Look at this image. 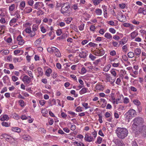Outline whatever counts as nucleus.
<instances>
[{
	"label": "nucleus",
	"mask_w": 146,
	"mask_h": 146,
	"mask_svg": "<svg viewBox=\"0 0 146 146\" xmlns=\"http://www.w3.org/2000/svg\"><path fill=\"white\" fill-rule=\"evenodd\" d=\"M116 133L118 138L123 139L127 135L128 131L125 128L118 127L116 130Z\"/></svg>",
	"instance_id": "nucleus-1"
},
{
	"label": "nucleus",
	"mask_w": 146,
	"mask_h": 146,
	"mask_svg": "<svg viewBox=\"0 0 146 146\" xmlns=\"http://www.w3.org/2000/svg\"><path fill=\"white\" fill-rule=\"evenodd\" d=\"M143 121L142 118L141 117H138L135 118L134 120V123L132 125L133 129H135L133 128V127L135 126L137 128V129H139L140 127V126H141Z\"/></svg>",
	"instance_id": "nucleus-2"
},
{
	"label": "nucleus",
	"mask_w": 146,
	"mask_h": 146,
	"mask_svg": "<svg viewBox=\"0 0 146 146\" xmlns=\"http://www.w3.org/2000/svg\"><path fill=\"white\" fill-rule=\"evenodd\" d=\"M70 8V3H64L62 6L61 9V12L62 13L64 14L67 13V11Z\"/></svg>",
	"instance_id": "nucleus-3"
},
{
	"label": "nucleus",
	"mask_w": 146,
	"mask_h": 146,
	"mask_svg": "<svg viewBox=\"0 0 146 146\" xmlns=\"http://www.w3.org/2000/svg\"><path fill=\"white\" fill-rule=\"evenodd\" d=\"M104 75L106 77V79L107 81L110 82L111 84H113L115 81V77H112L110 76V74L107 73H105Z\"/></svg>",
	"instance_id": "nucleus-4"
},
{
	"label": "nucleus",
	"mask_w": 146,
	"mask_h": 146,
	"mask_svg": "<svg viewBox=\"0 0 146 146\" xmlns=\"http://www.w3.org/2000/svg\"><path fill=\"white\" fill-rule=\"evenodd\" d=\"M95 55L100 56L103 55L105 53L104 50L102 49L95 50L93 52Z\"/></svg>",
	"instance_id": "nucleus-5"
},
{
	"label": "nucleus",
	"mask_w": 146,
	"mask_h": 146,
	"mask_svg": "<svg viewBox=\"0 0 146 146\" xmlns=\"http://www.w3.org/2000/svg\"><path fill=\"white\" fill-rule=\"evenodd\" d=\"M126 114L127 115H129V119L133 117H135V116L136 115L135 111L133 109L129 110Z\"/></svg>",
	"instance_id": "nucleus-6"
},
{
	"label": "nucleus",
	"mask_w": 146,
	"mask_h": 146,
	"mask_svg": "<svg viewBox=\"0 0 146 146\" xmlns=\"http://www.w3.org/2000/svg\"><path fill=\"white\" fill-rule=\"evenodd\" d=\"M0 138L1 139L3 138H5L6 140L8 141L12 139V137L11 136L5 133L2 134L0 136Z\"/></svg>",
	"instance_id": "nucleus-7"
},
{
	"label": "nucleus",
	"mask_w": 146,
	"mask_h": 146,
	"mask_svg": "<svg viewBox=\"0 0 146 146\" xmlns=\"http://www.w3.org/2000/svg\"><path fill=\"white\" fill-rule=\"evenodd\" d=\"M31 78L29 77L27 75L24 76L22 79V81L25 83L29 84L31 82Z\"/></svg>",
	"instance_id": "nucleus-8"
},
{
	"label": "nucleus",
	"mask_w": 146,
	"mask_h": 146,
	"mask_svg": "<svg viewBox=\"0 0 146 146\" xmlns=\"http://www.w3.org/2000/svg\"><path fill=\"white\" fill-rule=\"evenodd\" d=\"M17 40L18 42V44L20 45H22L24 43V41L21 35L18 36L17 38Z\"/></svg>",
	"instance_id": "nucleus-9"
},
{
	"label": "nucleus",
	"mask_w": 146,
	"mask_h": 146,
	"mask_svg": "<svg viewBox=\"0 0 146 146\" xmlns=\"http://www.w3.org/2000/svg\"><path fill=\"white\" fill-rule=\"evenodd\" d=\"M55 55L57 57H60L61 56V54L59 50L57 48H55L54 52Z\"/></svg>",
	"instance_id": "nucleus-10"
},
{
	"label": "nucleus",
	"mask_w": 146,
	"mask_h": 146,
	"mask_svg": "<svg viewBox=\"0 0 146 146\" xmlns=\"http://www.w3.org/2000/svg\"><path fill=\"white\" fill-rule=\"evenodd\" d=\"M115 143L117 146H124L125 144L122 141L117 139L115 141Z\"/></svg>",
	"instance_id": "nucleus-11"
},
{
	"label": "nucleus",
	"mask_w": 146,
	"mask_h": 146,
	"mask_svg": "<svg viewBox=\"0 0 146 146\" xmlns=\"http://www.w3.org/2000/svg\"><path fill=\"white\" fill-rule=\"evenodd\" d=\"M79 56L81 58H85L87 56L86 53L84 51L81 50V52H79Z\"/></svg>",
	"instance_id": "nucleus-12"
},
{
	"label": "nucleus",
	"mask_w": 146,
	"mask_h": 146,
	"mask_svg": "<svg viewBox=\"0 0 146 146\" xmlns=\"http://www.w3.org/2000/svg\"><path fill=\"white\" fill-rule=\"evenodd\" d=\"M139 131L140 132L142 133L143 131H145L146 134V126L143 125L140 126V127L139 128Z\"/></svg>",
	"instance_id": "nucleus-13"
},
{
	"label": "nucleus",
	"mask_w": 146,
	"mask_h": 146,
	"mask_svg": "<svg viewBox=\"0 0 146 146\" xmlns=\"http://www.w3.org/2000/svg\"><path fill=\"white\" fill-rule=\"evenodd\" d=\"M134 52L135 55L139 56L141 52V51L140 49L137 48L134 50Z\"/></svg>",
	"instance_id": "nucleus-14"
},
{
	"label": "nucleus",
	"mask_w": 146,
	"mask_h": 146,
	"mask_svg": "<svg viewBox=\"0 0 146 146\" xmlns=\"http://www.w3.org/2000/svg\"><path fill=\"white\" fill-rule=\"evenodd\" d=\"M32 10V9L30 7L25 8L24 10V12L26 13H29L31 12Z\"/></svg>",
	"instance_id": "nucleus-15"
},
{
	"label": "nucleus",
	"mask_w": 146,
	"mask_h": 146,
	"mask_svg": "<svg viewBox=\"0 0 146 146\" xmlns=\"http://www.w3.org/2000/svg\"><path fill=\"white\" fill-rule=\"evenodd\" d=\"M25 5V1H21L19 7L20 9L22 10L24 8Z\"/></svg>",
	"instance_id": "nucleus-16"
},
{
	"label": "nucleus",
	"mask_w": 146,
	"mask_h": 146,
	"mask_svg": "<svg viewBox=\"0 0 146 146\" xmlns=\"http://www.w3.org/2000/svg\"><path fill=\"white\" fill-rule=\"evenodd\" d=\"M41 42V38H39L38 39L36 40L35 42V45L36 46H40Z\"/></svg>",
	"instance_id": "nucleus-17"
},
{
	"label": "nucleus",
	"mask_w": 146,
	"mask_h": 146,
	"mask_svg": "<svg viewBox=\"0 0 146 146\" xmlns=\"http://www.w3.org/2000/svg\"><path fill=\"white\" fill-rule=\"evenodd\" d=\"M12 130L18 133H19L21 131V129L18 127H12Z\"/></svg>",
	"instance_id": "nucleus-18"
},
{
	"label": "nucleus",
	"mask_w": 146,
	"mask_h": 146,
	"mask_svg": "<svg viewBox=\"0 0 146 146\" xmlns=\"http://www.w3.org/2000/svg\"><path fill=\"white\" fill-rule=\"evenodd\" d=\"M52 72V70L50 68H48L46 71V75L47 76L49 77L50 76V74Z\"/></svg>",
	"instance_id": "nucleus-19"
},
{
	"label": "nucleus",
	"mask_w": 146,
	"mask_h": 146,
	"mask_svg": "<svg viewBox=\"0 0 146 146\" xmlns=\"http://www.w3.org/2000/svg\"><path fill=\"white\" fill-rule=\"evenodd\" d=\"M88 88H82L79 92L80 94H82L84 93H86L87 92Z\"/></svg>",
	"instance_id": "nucleus-20"
},
{
	"label": "nucleus",
	"mask_w": 146,
	"mask_h": 146,
	"mask_svg": "<svg viewBox=\"0 0 146 146\" xmlns=\"http://www.w3.org/2000/svg\"><path fill=\"white\" fill-rule=\"evenodd\" d=\"M95 88L97 90H102L103 89V87L101 85H97L96 86Z\"/></svg>",
	"instance_id": "nucleus-21"
},
{
	"label": "nucleus",
	"mask_w": 146,
	"mask_h": 146,
	"mask_svg": "<svg viewBox=\"0 0 146 146\" xmlns=\"http://www.w3.org/2000/svg\"><path fill=\"white\" fill-rule=\"evenodd\" d=\"M9 117L7 115H3V117L0 118V120L1 121H3L5 120H7L9 119Z\"/></svg>",
	"instance_id": "nucleus-22"
},
{
	"label": "nucleus",
	"mask_w": 146,
	"mask_h": 146,
	"mask_svg": "<svg viewBox=\"0 0 146 146\" xmlns=\"http://www.w3.org/2000/svg\"><path fill=\"white\" fill-rule=\"evenodd\" d=\"M104 36L107 39H110L112 37L111 35L109 33H106L104 35Z\"/></svg>",
	"instance_id": "nucleus-23"
},
{
	"label": "nucleus",
	"mask_w": 146,
	"mask_h": 146,
	"mask_svg": "<svg viewBox=\"0 0 146 146\" xmlns=\"http://www.w3.org/2000/svg\"><path fill=\"white\" fill-rule=\"evenodd\" d=\"M55 48V47H52V48L49 47L48 48L47 50L48 52L49 53H52L53 52H54Z\"/></svg>",
	"instance_id": "nucleus-24"
},
{
	"label": "nucleus",
	"mask_w": 146,
	"mask_h": 146,
	"mask_svg": "<svg viewBox=\"0 0 146 146\" xmlns=\"http://www.w3.org/2000/svg\"><path fill=\"white\" fill-rule=\"evenodd\" d=\"M18 19L15 18H13L10 22V25L11 26L13 25V23H15Z\"/></svg>",
	"instance_id": "nucleus-25"
},
{
	"label": "nucleus",
	"mask_w": 146,
	"mask_h": 146,
	"mask_svg": "<svg viewBox=\"0 0 146 146\" xmlns=\"http://www.w3.org/2000/svg\"><path fill=\"white\" fill-rule=\"evenodd\" d=\"M37 71L39 75L42 76L43 75V72H42V70L41 68L38 67L37 68Z\"/></svg>",
	"instance_id": "nucleus-26"
},
{
	"label": "nucleus",
	"mask_w": 146,
	"mask_h": 146,
	"mask_svg": "<svg viewBox=\"0 0 146 146\" xmlns=\"http://www.w3.org/2000/svg\"><path fill=\"white\" fill-rule=\"evenodd\" d=\"M23 138L27 140H29L31 139V137L28 135H24L23 136Z\"/></svg>",
	"instance_id": "nucleus-27"
},
{
	"label": "nucleus",
	"mask_w": 146,
	"mask_h": 146,
	"mask_svg": "<svg viewBox=\"0 0 146 146\" xmlns=\"http://www.w3.org/2000/svg\"><path fill=\"white\" fill-rule=\"evenodd\" d=\"M111 67V65L110 64H108L107 66L104 68V71L105 72H108L110 70Z\"/></svg>",
	"instance_id": "nucleus-28"
},
{
	"label": "nucleus",
	"mask_w": 146,
	"mask_h": 146,
	"mask_svg": "<svg viewBox=\"0 0 146 146\" xmlns=\"http://www.w3.org/2000/svg\"><path fill=\"white\" fill-rule=\"evenodd\" d=\"M95 12L98 15H100L102 14V11L101 9H97L96 10Z\"/></svg>",
	"instance_id": "nucleus-29"
},
{
	"label": "nucleus",
	"mask_w": 146,
	"mask_h": 146,
	"mask_svg": "<svg viewBox=\"0 0 146 146\" xmlns=\"http://www.w3.org/2000/svg\"><path fill=\"white\" fill-rule=\"evenodd\" d=\"M15 5L14 4H12L9 7V10L10 11H12L15 9Z\"/></svg>",
	"instance_id": "nucleus-30"
},
{
	"label": "nucleus",
	"mask_w": 146,
	"mask_h": 146,
	"mask_svg": "<svg viewBox=\"0 0 146 146\" xmlns=\"http://www.w3.org/2000/svg\"><path fill=\"white\" fill-rule=\"evenodd\" d=\"M134 54L132 52H130L128 53L127 56L129 58H132L134 56Z\"/></svg>",
	"instance_id": "nucleus-31"
},
{
	"label": "nucleus",
	"mask_w": 146,
	"mask_h": 146,
	"mask_svg": "<svg viewBox=\"0 0 146 146\" xmlns=\"http://www.w3.org/2000/svg\"><path fill=\"white\" fill-rule=\"evenodd\" d=\"M102 8L103 9V11L104 13V17H105V15H106V16L107 14V7L106 6H105V5H104L102 7Z\"/></svg>",
	"instance_id": "nucleus-32"
},
{
	"label": "nucleus",
	"mask_w": 146,
	"mask_h": 146,
	"mask_svg": "<svg viewBox=\"0 0 146 146\" xmlns=\"http://www.w3.org/2000/svg\"><path fill=\"white\" fill-rule=\"evenodd\" d=\"M138 34L137 32H133L131 34V38H134Z\"/></svg>",
	"instance_id": "nucleus-33"
},
{
	"label": "nucleus",
	"mask_w": 146,
	"mask_h": 146,
	"mask_svg": "<svg viewBox=\"0 0 146 146\" xmlns=\"http://www.w3.org/2000/svg\"><path fill=\"white\" fill-rule=\"evenodd\" d=\"M41 112L43 114V115L45 116L46 114L48 113V111L46 109H44L42 110Z\"/></svg>",
	"instance_id": "nucleus-34"
},
{
	"label": "nucleus",
	"mask_w": 146,
	"mask_h": 146,
	"mask_svg": "<svg viewBox=\"0 0 146 146\" xmlns=\"http://www.w3.org/2000/svg\"><path fill=\"white\" fill-rule=\"evenodd\" d=\"M38 25H33L32 27L33 31L35 32V31H37L38 29Z\"/></svg>",
	"instance_id": "nucleus-35"
},
{
	"label": "nucleus",
	"mask_w": 146,
	"mask_h": 146,
	"mask_svg": "<svg viewBox=\"0 0 146 146\" xmlns=\"http://www.w3.org/2000/svg\"><path fill=\"white\" fill-rule=\"evenodd\" d=\"M86 72V68L84 67L82 68L80 74H83L85 73Z\"/></svg>",
	"instance_id": "nucleus-36"
},
{
	"label": "nucleus",
	"mask_w": 146,
	"mask_h": 146,
	"mask_svg": "<svg viewBox=\"0 0 146 146\" xmlns=\"http://www.w3.org/2000/svg\"><path fill=\"white\" fill-rule=\"evenodd\" d=\"M9 52V51L8 50H5L3 51L1 54L3 55H5L8 54Z\"/></svg>",
	"instance_id": "nucleus-37"
},
{
	"label": "nucleus",
	"mask_w": 146,
	"mask_h": 146,
	"mask_svg": "<svg viewBox=\"0 0 146 146\" xmlns=\"http://www.w3.org/2000/svg\"><path fill=\"white\" fill-rule=\"evenodd\" d=\"M19 103L20 106L22 107H23L25 105V103L24 101L22 100H20L19 101Z\"/></svg>",
	"instance_id": "nucleus-38"
},
{
	"label": "nucleus",
	"mask_w": 146,
	"mask_h": 146,
	"mask_svg": "<svg viewBox=\"0 0 146 146\" xmlns=\"http://www.w3.org/2000/svg\"><path fill=\"white\" fill-rule=\"evenodd\" d=\"M15 17L18 19L20 18V15H19L18 11H16L15 13Z\"/></svg>",
	"instance_id": "nucleus-39"
},
{
	"label": "nucleus",
	"mask_w": 146,
	"mask_h": 146,
	"mask_svg": "<svg viewBox=\"0 0 146 146\" xmlns=\"http://www.w3.org/2000/svg\"><path fill=\"white\" fill-rule=\"evenodd\" d=\"M72 19L71 17H69L67 18H66V23L67 24H69L71 22V21L72 20Z\"/></svg>",
	"instance_id": "nucleus-40"
},
{
	"label": "nucleus",
	"mask_w": 146,
	"mask_h": 146,
	"mask_svg": "<svg viewBox=\"0 0 146 146\" xmlns=\"http://www.w3.org/2000/svg\"><path fill=\"white\" fill-rule=\"evenodd\" d=\"M133 102L134 104L137 106H139L140 104V102L139 100H135L133 101Z\"/></svg>",
	"instance_id": "nucleus-41"
},
{
	"label": "nucleus",
	"mask_w": 146,
	"mask_h": 146,
	"mask_svg": "<svg viewBox=\"0 0 146 146\" xmlns=\"http://www.w3.org/2000/svg\"><path fill=\"white\" fill-rule=\"evenodd\" d=\"M41 3L40 2H36L34 5V8L35 9H37L38 8L39 6H40L39 4Z\"/></svg>",
	"instance_id": "nucleus-42"
},
{
	"label": "nucleus",
	"mask_w": 146,
	"mask_h": 146,
	"mask_svg": "<svg viewBox=\"0 0 146 146\" xmlns=\"http://www.w3.org/2000/svg\"><path fill=\"white\" fill-rule=\"evenodd\" d=\"M102 140V138L100 137H98L97 139V141L96 142V143L97 142L99 144H100L101 143Z\"/></svg>",
	"instance_id": "nucleus-43"
},
{
	"label": "nucleus",
	"mask_w": 146,
	"mask_h": 146,
	"mask_svg": "<svg viewBox=\"0 0 146 146\" xmlns=\"http://www.w3.org/2000/svg\"><path fill=\"white\" fill-rule=\"evenodd\" d=\"M76 111L78 112L82 111V108L80 106L77 107L76 109Z\"/></svg>",
	"instance_id": "nucleus-44"
},
{
	"label": "nucleus",
	"mask_w": 146,
	"mask_h": 146,
	"mask_svg": "<svg viewBox=\"0 0 146 146\" xmlns=\"http://www.w3.org/2000/svg\"><path fill=\"white\" fill-rule=\"evenodd\" d=\"M1 124L3 126L8 127L9 126V125L8 123L6 122H3L1 123Z\"/></svg>",
	"instance_id": "nucleus-45"
},
{
	"label": "nucleus",
	"mask_w": 146,
	"mask_h": 146,
	"mask_svg": "<svg viewBox=\"0 0 146 146\" xmlns=\"http://www.w3.org/2000/svg\"><path fill=\"white\" fill-rule=\"evenodd\" d=\"M111 99L112 100V102L113 104H116V100L115 99V98L113 96L111 95Z\"/></svg>",
	"instance_id": "nucleus-46"
},
{
	"label": "nucleus",
	"mask_w": 146,
	"mask_h": 146,
	"mask_svg": "<svg viewBox=\"0 0 146 146\" xmlns=\"http://www.w3.org/2000/svg\"><path fill=\"white\" fill-rule=\"evenodd\" d=\"M109 31L113 34H114L116 32L115 30L113 28H110L109 29Z\"/></svg>",
	"instance_id": "nucleus-47"
},
{
	"label": "nucleus",
	"mask_w": 146,
	"mask_h": 146,
	"mask_svg": "<svg viewBox=\"0 0 146 146\" xmlns=\"http://www.w3.org/2000/svg\"><path fill=\"white\" fill-rule=\"evenodd\" d=\"M68 113L73 116L72 117L75 116L76 115V114L74 112L71 111H68Z\"/></svg>",
	"instance_id": "nucleus-48"
},
{
	"label": "nucleus",
	"mask_w": 146,
	"mask_h": 146,
	"mask_svg": "<svg viewBox=\"0 0 146 146\" xmlns=\"http://www.w3.org/2000/svg\"><path fill=\"white\" fill-rule=\"evenodd\" d=\"M62 33V31L61 29H58L56 31V33L58 36H60Z\"/></svg>",
	"instance_id": "nucleus-49"
},
{
	"label": "nucleus",
	"mask_w": 146,
	"mask_h": 146,
	"mask_svg": "<svg viewBox=\"0 0 146 146\" xmlns=\"http://www.w3.org/2000/svg\"><path fill=\"white\" fill-rule=\"evenodd\" d=\"M89 57L92 60H94L96 58V57L91 54H90Z\"/></svg>",
	"instance_id": "nucleus-50"
},
{
	"label": "nucleus",
	"mask_w": 146,
	"mask_h": 146,
	"mask_svg": "<svg viewBox=\"0 0 146 146\" xmlns=\"http://www.w3.org/2000/svg\"><path fill=\"white\" fill-rule=\"evenodd\" d=\"M111 73L114 76V77H115L116 75V72L114 70H111Z\"/></svg>",
	"instance_id": "nucleus-51"
},
{
	"label": "nucleus",
	"mask_w": 146,
	"mask_h": 146,
	"mask_svg": "<svg viewBox=\"0 0 146 146\" xmlns=\"http://www.w3.org/2000/svg\"><path fill=\"white\" fill-rule=\"evenodd\" d=\"M12 79L13 81L14 82H15L18 79V77L14 76H12Z\"/></svg>",
	"instance_id": "nucleus-52"
},
{
	"label": "nucleus",
	"mask_w": 146,
	"mask_h": 146,
	"mask_svg": "<svg viewBox=\"0 0 146 146\" xmlns=\"http://www.w3.org/2000/svg\"><path fill=\"white\" fill-rule=\"evenodd\" d=\"M129 99L127 97L125 98L124 99L123 102L125 104H127L129 102Z\"/></svg>",
	"instance_id": "nucleus-53"
},
{
	"label": "nucleus",
	"mask_w": 146,
	"mask_h": 146,
	"mask_svg": "<svg viewBox=\"0 0 146 146\" xmlns=\"http://www.w3.org/2000/svg\"><path fill=\"white\" fill-rule=\"evenodd\" d=\"M84 24H81L80 26H79V30L80 31H82L84 29Z\"/></svg>",
	"instance_id": "nucleus-54"
},
{
	"label": "nucleus",
	"mask_w": 146,
	"mask_h": 146,
	"mask_svg": "<svg viewBox=\"0 0 146 146\" xmlns=\"http://www.w3.org/2000/svg\"><path fill=\"white\" fill-rule=\"evenodd\" d=\"M33 3L34 1L33 0H29L28 2V4L30 6H32L33 4Z\"/></svg>",
	"instance_id": "nucleus-55"
},
{
	"label": "nucleus",
	"mask_w": 146,
	"mask_h": 146,
	"mask_svg": "<svg viewBox=\"0 0 146 146\" xmlns=\"http://www.w3.org/2000/svg\"><path fill=\"white\" fill-rule=\"evenodd\" d=\"M40 29L41 31L43 33H44L46 32V30L44 27L42 26L41 27Z\"/></svg>",
	"instance_id": "nucleus-56"
},
{
	"label": "nucleus",
	"mask_w": 146,
	"mask_h": 146,
	"mask_svg": "<svg viewBox=\"0 0 146 146\" xmlns=\"http://www.w3.org/2000/svg\"><path fill=\"white\" fill-rule=\"evenodd\" d=\"M82 106L85 108V109H87L90 108L88 107V104L87 103H84L82 104Z\"/></svg>",
	"instance_id": "nucleus-57"
},
{
	"label": "nucleus",
	"mask_w": 146,
	"mask_h": 146,
	"mask_svg": "<svg viewBox=\"0 0 146 146\" xmlns=\"http://www.w3.org/2000/svg\"><path fill=\"white\" fill-rule=\"evenodd\" d=\"M88 45L90 46H93L94 47L96 46V45H97L95 43L92 42H90L88 44Z\"/></svg>",
	"instance_id": "nucleus-58"
},
{
	"label": "nucleus",
	"mask_w": 146,
	"mask_h": 146,
	"mask_svg": "<svg viewBox=\"0 0 146 146\" xmlns=\"http://www.w3.org/2000/svg\"><path fill=\"white\" fill-rule=\"evenodd\" d=\"M28 74L31 78H33V76L32 75V72L31 71H28Z\"/></svg>",
	"instance_id": "nucleus-59"
},
{
	"label": "nucleus",
	"mask_w": 146,
	"mask_h": 146,
	"mask_svg": "<svg viewBox=\"0 0 146 146\" xmlns=\"http://www.w3.org/2000/svg\"><path fill=\"white\" fill-rule=\"evenodd\" d=\"M0 22L1 23L3 24L5 23L6 21L5 18H1L0 19Z\"/></svg>",
	"instance_id": "nucleus-60"
},
{
	"label": "nucleus",
	"mask_w": 146,
	"mask_h": 146,
	"mask_svg": "<svg viewBox=\"0 0 146 146\" xmlns=\"http://www.w3.org/2000/svg\"><path fill=\"white\" fill-rule=\"evenodd\" d=\"M119 6L121 9H124L125 7V5L124 4H120L119 5Z\"/></svg>",
	"instance_id": "nucleus-61"
},
{
	"label": "nucleus",
	"mask_w": 146,
	"mask_h": 146,
	"mask_svg": "<svg viewBox=\"0 0 146 146\" xmlns=\"http://www.w3.org/2000/svg\"><path fill=\"white\" fill-rule=\"evenodd\" d=\"M108 23L111 25L113 26L114 25L115 23L113 21H110L108 22Z\"/></svg>",
	"instance_id": "nucleus-62"
},
{
	"label": "nucleus",
	"mask_w": 146,
	"mask_h": 146,
	"mask_svg": "<svg viewBox=\"0 0 146 146\" xmlns=\"http://www.w3.org/2000/svg\"><path fill=\"white\" fill-rule=\"evenodd\" d=\"M30 37H33L35 35V31H31L30 33Z\"/></svg>",
	"instance_id": "nucleus-63"
},
{
	"label": "nucleus",
	"mask_w": 146,
	"mask_h": 146,
	"mask_svg": "<svg viewBox=\"0 0 146 146\" xmlns=\"http://www.w3.org/2000/svg\"><path fill=\"white\" fill-rule=\"evenodd\" d=\"M95 29V27L94 25H91L90 27V30L91 31H94Z\"/></svg>",
	"instance_id": "nucleus-64"
}]
</instances>
